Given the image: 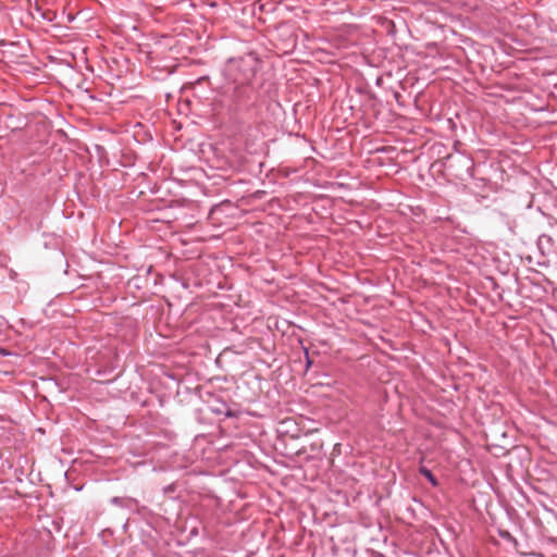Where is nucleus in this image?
I'll return each mask as SVG.
<instances>
[{"label":"nucleus","instance_id":"obj_1","mask_svg":"<svg viewBox=\"0 0 557 557\" xmlns=\"http://www.w3.org/2000/svg\"><path fill=\"white\" fill-rule=\"evenodd\" d=\"M258 70V59L249 53L226 61L223 69L224 85L222 96L224 102L235 109L248 102L252 95V81Z\"/></svg>","mask_w":557,"mask_h":557},{"label":"nucleus","instance_id":"obj_2","mask_svg":"<svg viewBox=\"0 0 557 557\" xmlns=\"http://www.w3.org/2000/svg\"><path fill=\"white\" fill-rule=\"evenodd\" d=\"M419 472L421 475H423L433 486H437L438 482L436 478L433 475L431 470H429L425 467H420Z\"/></svg>","mask_w":557,"mask_h":557},{"label":"nucleus","instance_id":"obj_3","mask_svg":"<svg viewBox=\"0 0 557 557\" xmlns=\"http://www.w3.org/2000/svg\"><path fill=\"white\" fill-rule=\"evenodd\" d=\"M111 503H112V504H114V505L120 506V505L122 504V498H120V497H113V498L111 499Z\"/></svg>","mask_w":557,"mask_h":557}]
</instances>
